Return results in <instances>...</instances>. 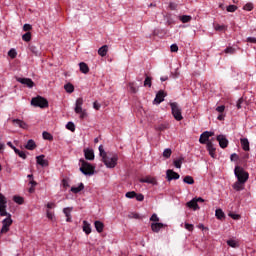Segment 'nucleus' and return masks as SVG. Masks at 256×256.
Returning a JSON list of instances; mask_svg holds the SVG:
<instances>
[{
	"label": "nucleus",
	"instance_id": "nucleus-51",
	"mask_svg": "<svg viewBox=\"0 0 256 256\" xmlns=\"http://www.w3.org/2000/svg\"><path fill=\"white\" fill-rule=\"evenodd\" d=\"M78 115H80V119H85L87 117V110L81 109L80 112H76Z\"/></svg>",
	"mask_w": 256,
	"mask_h": 256
},
{
	"label": "nucleus",
	"instance_id": "nucleus-10",
	"mask_svg": "<svg viewBox=\"0 0 256 256\" xmlns=\"http://www.w3.org/2000/svg\"><path fill=\"white\" fill-rule=\"evenodd\" d=\"M181 177V175H179V173L171 170V169H168L166 171V179L167 181H177V179H179Z\"/></svg>",
	"mask_w": 256,
	"mask_h": 256
},
{
	"label": "nucleus",
	"instance_id": "nucleus-21",
	"mask_svg": "<svg viewBox=\"0 0 256 256\" xmlns=\"http://www.w3.org/2000/svg\"><path fill=\"white\" fill-rule=\"evenodd\" d=\"M36 148L37 144H35L33 139L28 140L27 144L25 145V149H28V151H33Z\"/></svg>",
	"mask_w": 256,
	"mask_h": 256
},
{
	"label": "nucleus",
	"instance_id": "nucleus-48",
	"mask_svg": "<svg viewBox=\"0 0 256 256\" xmlns=\"http://www.w3.org/2000/svg\"><path fill=\"white\" fill-rule=\"evenodd\" d=\"M71 211H73V208H64L63 209V213L66 217H70L71 216Z\"/></svg>",
	"mask_w": 256,
	"mask_h": 256
},
{
	"label": "nucleus",
	"instance_id": "nucleus-44",
	"mask_svg": "<svg viewBox=\"0 0 256 256\" xmlns=\"http://www.w3.org/2000/svg\"><path fill=\"white\" fill-rule=\"evenodd\" d=\"M129 91H130L131 93H137L138 88L135 87V83H133V82H130V83H129Z\"/></svg>",
	"mask_w": 256,
	"mask_h": 256
},
{
	"label": "nucleus",
	"instance_id": "nucleus-16",
	"mask_svg": "<svg viewBox=\"0 0 256 256\" xmlns=\"http://www.w3.org/2000/svg\"><path fill=\"white\" fill-rule=\"evenodd\" d=\"M140 183H149L150 185H157V180L154 177L148 176L146 178H141Z\"/></svg>",
	"mask_w": 256,
	"mask_h": 256
},
{
	"label": "nucleus",
	"instance_id": "nucleus-8",
	"mask_svg": "<svg viewBox=\"0 0 256 256\" xmlns=\"http://www.w3.org/2000/svg\"><path fill=\"white\" fill-rule=\"evenodd\" d=\"M213 135H215V133L213 132H209V131L203 132L200 135L199 143H201V145H205L206 143H209V137H213Z\"/></svg>",
	"mask_w": 256,
	"mask_h": 256
},
{
	"label": "nucleus",
	"instance_id": "nucleus-17",
	"mask_svg": "<svg viewBox=\"0 0 256 256\" xmlns=\"http://www.w3.org/2000/svg\"><path fill=\"white\" fill-rule=\"evenodd\" d=\"M12 123L16 127H20V129H27V123H25L23 120L14 119V120H12Z\"/></svg>",
	"mask_w": 256,
	"mask_h": 256
},
{
	"label": "nucleus",
	"instance_id": "nucleus-41",
	"mask_svg": "<svg viewBox=\"0 0 256 256\" xmlns=\"http://www.w3.org/2000/svg\"><path fill=\"white\" fill-rule=\"evenodd\" d=\"M125 197H127V199H135V197H137V193L135 191H130L125 194Z\"/></svg>",
	"mask_w": 256,
	"mask_h": 256
},
{
	"label": "nucleus",
	"instance_id": "nucleus-7",
	"mask_svg": "<svg viewBox=\"0 0 256 256\" xmlns=\"http://www.w3.org/2000/svg\"><path fill=\"white\" fill-rule=\"evenodd\" d=\"M16 81L21 83V85H25L28 89H33L35 87V82H33L31 78L16 77Z\"/></svg>",
	"mask_w": 256,
	"mask_h": 256
},
{
	"label": "nucleus",
	"instance_id": "nucleus-32",
	"mask_svg": "<svg viewBox=\"0 0 256 256\" xmlns=\"http://www.w3.org/2000/svg\"><path fill=\"white\" fill-rule=\"evenodd\" d=\"M183 181L187 184V185H193L195 183V180L193 179L192 176H185Z\"/></svg>",
	"mask_w": 256,
	"mask_h": 256
},
{
	"label": "nucleus",
	"instance_id": "nucleus-42",
	"mask_svg": "<svg viewBox=\"0 0 256 256\" xmlns=\"http://www.w3.org/2000/svg\"><path fill=\"white\" fill-rule=\"evenodd\" d=\"M235 48L233 47H227L225 50H224V53H226L227 55H235Z\"/></svg>",
	"mask_w": 256,
	"mask_h": 256
},
{
	"label": "nucleus",
	"instance_id": "nucleus-1",
	"mask_svg": "<svg viewBox=\"0 0 256 256\" xmlns=\"http://www.w3.org/2000/svg\"><path fill=\"white\" fill-rule=\"evenodd\" d=\"M98 149L104 165H106L108 169H115V167H117V161H119V155L113 152H105L103 145H100Z\"/></svg>",
	"mask_w": 256,
	"mask_h": 256
},
{
	"label": "nucleus",
	"instance_id": "nucleus-49",
	"mask_svg": "<svg viewBox=\"0 0 256 256\" xmlns=\"http://www.w3.org/2000/svg\"><path fill=\"white\" fill-rule=\"evenodd\" d=\"M244 11H253V3H247L243 7Z\"/></svg>",
	"mask_w": 256,
	"mask_h": 256
},
{
	"label": "nucleus",
	"instance_id": "nucleus-28",
	"mask_svg": "<svg viewBox=\"0 0 256 256\" xmlns=\"http://www.w3.org/2000/svg\"><path fill=\"white\" fill-rule=\"evenodd\" d=\"M156 131H167L169 129V124L164 123V124H159L158 126L155 127Z\"/></svg>",
	"mask_w": 256,
	"mask_h": 256
},
{
	"label": "nucleus",
	"instance_id": "nucleus-33",
	"mask_svg": "<svg viewBox=\"0 0 256 256\" xmlns=\"http://www.w3.org/2000/svg\"><path fill=\"white\" fill-rule=\"evenodd\" d=\"M64 89L67 93H73V91H75V87L71 83L66 84Z\"/></svg>",
	"mask_w": 256,
	"mask_h": 256
},
{
	"label": "nucleus",
	"instance_id": "nucleus-36",
	"mask_svg": "<svg viewBox=\"0 0 256 256\" xmlns=\"http://www.w3.org/2000/svg\"><path fill=\"white\" fill-rule=\"evenodd\" d=\"M42 137H43V139H45L46 141H53V135H51V133H49V132L44 131V132L42 133Z\"/></svg>",
	"mask_w": 256,
	"mask_h": 256
},
{
	"label": "nucleus",
	"instance_id": "nucleus-47",
	"mask_svg": "<svg viewBox=\"0 0 256 256\" xmlns=\"http://www.w3.org/2000/svg\"><path fill=\"white\" fill-rule=\"evenodd\" d=\"M8 56H10L11 59H15V57H17V51L15 49H10L8 51Z\"/></svg>",
	"mask_w": 256,
	"mask_h": 256
},
{
	"label": "nucleus",
	"instance_id": "nucleus-26",
	"mask_svg": "<svg viewBox=\"0 0 256 256\" xmlns=\"http://www.w3.org/2000/svg\"><path fill=\"white\" fill-rule=\"evenodd\" d=\"M83 189H85V184L80 183L78 187L73 186L71 188V192L77 194V193H81V191H83Z\"/></svg>",
	"mask_w": 256,
	"mask_h": 256
},
{
	"label": "nucleus",
	"instance_id": "nucleus-31",
	"mask_svg": "<svg viewBox=\"0 0 256 256\" xmlns=\"http://www.w3.org/2000/svg\"><path fill=\"white\" fill-rule=\"evenodd\" d=\"M179 19L182 23H189L192 17L190 15H182V16H179Z\"/></svg>",
	"mask_w": 256,
	"mask_h": 256
},
{
	"label": "nucleus",
	"instance_id": "nucleus-55",
	"mask_svg": "<svg viewBox=\"0 0 256 256\" xmlns=\"http://www.w3.org/2000/svg\"><path fill=\"white\" fill-rule=\"evenodd\" d=\"M150 221H154L155 223H159V216H157V214H153L150 217Z\"/></svg>",
	"mask_w": 256,
	"mask_h": 256
},
{
	"label": "nucleus",
	"instance_id": "nucleus-46",
	"mask_svg": "<svg viewBox=\"0 0 256 256\" xmlns=\"http://www.w3.org/2000/svg\"><path fill=\"white\" fill-rule=\"evenodd\" d=\"M226 11H228V13H235L237 11V6L229 5V6H227Z\"/></svg>",
	"mask_w": 256,
	"mask_h": 256
},
{
	"label": "nucleus",
	"instance_id": "nucleus-52",
	"mask_svg": "<svg viewBox=\"0 0 256 256\" xmlns=\"http://www.w3.org/2000/svg\"><path fill=\"white\" fill-rule=\"evenodd\" d=\"M46 215H47V218L48 219H50V221H54V219H55V214L53 213V212H51V211H47V213H46Z\"/></svg>",
	"mask_w": 256,
	"mask_h": 256
},
{
	"label": "nucleus",
	"instance_id": "nucleus-6",
	"mask_svg": "<svg viewBox=\"0 0 256 256\" xmlns=\"http://www.w3.org/2000/svg\"><path fill=\"white\" fill-rule=\"evenodd\" d=\"M172 115L176 121H183V114L181 110V106L177 102L170 103Z\"/></svg>",
	"mask_w": 256,
	"mask_h": 256
},
{
	"label": "nucleus",
	"instance_id": "nucleus-58",
	"mask_svg": "<svg viewBox=\"0 0 256 256\" xmlns=\"http://www.w3.org/2000/svg\"><path fill=\"white\" fill-rule=\"evenodd\" d=\"M231 161H239V155L236 153L231 154L230 156Z\"/></svg>",
	"mask_w": 256,
	"mask_h": 256
},
{
	"label": "nucleus",
	"instance_id": "nucleus-39",
	"mask_svg": "<svg viewBox=\"0 0 256 256\" xmlns=\"http://www.w3.org/2000/svg\"><path fill=\"white\" fill-rule=\"evenodd\" d=\"M23 41H26V43H29L31 41V32H26L22 35Z\"/></svg>",
	"mask_w": 256,
	"mask_h": 256
},
{
	"label": "nucleus",
	"instance_id": "nucleus-4",
	"mask_svg": "<svg viewBox=\"0 0 256 256\" xmlns=\"http://www.w3.org/2000/svg\"><path fill=\"white\" fill-rule=\"evenodd\" d=\"M234 175L240 183H247L249 180V173L246 172L242 167L236 166L234 169Z\"/></svg>",
	"mask_w": 256,
	"mask_h": 256
},
{
	"label": "nucleus",
	"instance_id": "nucleus-50",
	"mask_svg": "<svg viewBox=\"0 0 256 256\" xmlns=\"http://www.w3.org/2000/svg\"><path fill=\"white\" fill-rule=\"evenodd\" d=\"M151 85H152L151 77L147 76L144 81V87H151Z\"/></svg>",
	"mask_w": 256,
	"mask_h": 256
},
{
	"label": "nucleus",
	"instance_id": "nucleus-54",
	"mask_svg": "<svg viewBox=\"0 0 256 256\" xmlns=\"http://www.w3.org/2000/svg\"><path fill=\"white\" fill-rule=\"evenodd\" d=\"M227 245H229V247L235 248V247H237V241H235V240H228L227 241Z\"/></svg>",
	"mask_w": 256,
	"mask_h": 256
},
{
	"label": "nucleus",
	"instance_id": "nucleus-2",
	"mask_svg": "<svg viewBox=\"0 0 256 256\" xmlns=\"http://www.w3.org/2000/svg\"><path fill=\"white\" fill-rule=\"evenodd\" d=\"M1 217H6L2 220L1 233H8L9 228L13 225L11 214L7 212V198L1 195Z\"/></svg>",
	"mask_w": 256,
	"mask_h": 256
},
{
	"label": "nucleus",
	"instance_id": "nucleus-61",
	"mask_svg": "<svg viewBox=\"0 0 256 256\" xmlns=\"http://www.w3.org/2000/svg\"><path fill=\"white\" fill-rule=\"evenodd\" d=\"M185 229H187V231H193V229H194L193 224L186 223Z\"/></svg>",
	"mask_w": 256,
	"mask_h": 256
},
{
	"label": "nucleus",
	"instance_id": "nucleus-15",
	"mask_svg": "<svg viewBox=\"0 0 256 256\" xmlns=\"http://www.w3.org/2000/svg\"><path fill=\"white\" fill-rule=\"evenodd\" d=\"M163 227H165V224L160 223V222L151 224V229L154 233H159V231H161V229H163Z\"/></svg>",
	"mask_w": 256,
	"mask_h": 256
},
{
	"label": "nucleus",
	"instance_id": "nucleus-53",
	"mask_svg": "<svg viewBox=\"0 0 256 256\" xmlns=\"http://www.w3.org/2000/svg\"><path fill=\"white\" fill-rule=\"evenodd\" d=\"M170 51H171L172 53H177V51H179V46H177V44H172V45L170 46Z\"/></svg>",
	"mask_w": 256,
	"mask_h": 256
},
{
	"label": "nucleus",
	"instance_id": "nucleus-3",
	"mask_svg": "<svg viewBox=\"0 0 256 256\" xmlns=\"http://www.w3.org/2000/svg\"><path fill=\"white\" fill-rule=\"evenodd\" d=\"M79 171H81L83 175L91 177V175H95V166L85 161V159H80Z\"/></svg>",
	"mask_w": 256,
	"mask_h": 256
},
{
	"label": "nucleus",
	"instance_id": "nucleus-13",
	"mask_svg": "<svg viewBox=\"0 0 256 256\" xmlns=\"http://www.w3.org/2000/svg\"><path fill=\"white\" fill-rule=\"evenodd\" d=\"M37 164L40 165L41 167H48L49 162L45 160V155H40L36 157Z\"/></svg>",
	"mask_w": 256,
	"mask_h": 256
},
{
	"label": "nucleus",
	"instance_id": "nucleus-60",
	"mask_svg": "<svg viewBox=\"0 0 256 256\" xmlns=\"http://www.w3.org/2000/svg\"><path fill=\"white\" fill-rule=\"evenodd\" d=\"M135 198H136L138 201H144L145 196H144L143 194H136Z\"/></svg>",
	"mask_w": 256,
	"mask_h": 256
},
{
	"label": "nucleus",
	"instance_id": "nucleus-27",
	"mask_svg": "<svg viewBox=\"0 0 256 256\" xmlns=\"http://www.w3.org/2000/svg\"><path fill=\"white\" fill-rule=\"evenodd\" d=\"M28 185H30V188L28 189V193H35V186L37 185V181L31 179L29 180Z\"/></svg>",
	"mask_w": 256,
	"mask_h": 256
},
{
	"label": "nucleus",
	"instance_id": "nucleus-18",
	"mask_svg": "<svg viewBox=\"0 0 256 256\" xmlns=\"http://www.w3.org/2000/svg\"><path fill=\"white\" fill-rule=\"evenodd\" d=\"M81 109H83V98H78L76 100L74 111L75 113H80Z\"/></svg>",
	"mask_w": 256,
	"mask_h": 256
},
{
	"label": "nucleus",
	"instance_id": "nucleus-45",
	"mask_svg": "<svg viewBox=\"0 0 256 256\" xmlns=\"http://www.w3.org/2000/svg\"><path fill=\"white\" fill-rule=\"evenodd\" d=\"M183 163V158H179L178 160H174V166L176 169H181V165Z\"/></svg>",
	"mask_w": 256,
	"mask_h": 256
},
{
	"label": "nucleus",
	"instance_id": "nucleus-43",
	"mask_svg": "<svg viewBox=\"0 0 256 256\" xmlns=\"http://www.w3.org/2000/svg\"><path fill=\"white\" fill-rule=\"evenodd\" d=\"M66 129H68V131H72V133H74V131H75V124L73 122H68L66 124Z\"/></svg>",
	"mask_w": 256,
	"mask_h": 256
},
{
	"label": "nucleus",
	"instance_id": "nucleus-11",
	"mask_svg": "<svg viewBox=\"0 0 256 256\" xmlns=\"http://www.w3.org/2000/svg\"><path fill=\"white\" fill-rule=\"evenodd\" d=\"M165 97H167V93L163 90H159L154 99V103H156L157 105L163 103V101H165Z\"/></svg>",
	"mask_w": 256,
	"mask_h": 256
},
{
	"label": "nucleus",
	"instance_id": "nucleus-30",
	"mask_svg": "<svg viewBox=\"0 0 256 256\" xmlns=\"http://www.w3.org/2000/svg\"><path fill=\"white\" fill-rule=\"evenodd\" d=\"M13 201H14V203H17L18 205H23V203H25V199H23V197H21V196H14Z\"/></svg>",
	"mask_w": 256,
	"mask_h": 256
},
{
	"label": "nucleus",
	"instance_id": "nucleus-9",
	"mask_svg": "<svg viewBox=\"0 0 256 256\" xmlns=\"http://www.w3.org/2000/svg\"><path fill=\"white\" fill-rule=\"evenodd\" d=\"M216 140L218 141L221 149H227L229 146V140H227V137H225L223 134L218 135Z\"/></svg>",
	"mask_w": 256,
	"mask_h": 256
},
{
	"label": "nucleus",
	"instance_id": "nucleus-25",
	"mask_svg": "<svg viewBox=\"0 0 256 256\" xmlns=\"http://www.w3.org/2000/svg\"><path fill=\"white\" fill-rule=\"evenodd\" d=\"M83 231L86 233V235H90L91 233V224H89V222L86 220L83 221Z\"/></svg>",
	"mask_w": 256,
	"mask_h": 256
},
{
	"label": "nucleus",
	"instance_id": "nucleus-63",
	"mask_svg": "<svg viewBox=\"0 0 256 256\" xmlns=\"http://www.w3.org/2000/svg\"><path fill=\"white\" fill-rule=\"evenodd\" d=\"M247 42L248 43H256V38L255 37H248Z\"/></svg>",
	"mask_w": 256,
	"mask_h": 256
},
{
	"label": "nucleus",
	"instance_id": "nucleus-22",
	"mask_svg": "<svg viewBox=\"0 0 256 256\" xmlns=\"http://www.w3.org/2000/svg\"><path fill=\"white\" fill-rule=\"evenodd\" d=\"M186 205L187 207H189V209H193L194 211H197V209H199V204H197V201L195 199L187 202Z\"/></svg>",
	"mask_w": 256,
	"mask_h": 256
},
{
	"label": "nucleus",
	"instance_id": "nucleus-56",
	"mask_svg": "<svg viewBox=\"0 0 256 256\" xmlns=\"http://www.w3.org/2000/svg\"><path fill=\"white\" fill-rule=\"evenodd\" d=\"M62 185H63L64 189H67V187H69V180L67 178H64L62 180Z\"/></svg>",
	"mask_w": 256,
	"mask_h": 256
},
{
	"label": "nucleus",
	"instance_id": "nucleus-40",
	"mask_svg": "<svg viewBox=\"0 0 256 256\" xmlns=\"http://www.w3.org/2000/svg\"><path fill=\"white\" fill-rule=\"evenodd\" d=\"M173 152L171 151L170 148H166L164 151H163V157H165V159H169V157H171V154Z\"/></svg>",
	"mask_w": 256,
	"mask_h": 256
},
{
	"label": "nucleus",
	"instance_id": "nucleus-12",
	"mask_svg": "<svg viewBox=\"0 0 256 256\" xmlns=\"http://www.w3.org/2000/svg\"><path fill=\"white\" fill-rule=\"evenodd\" d=\"M206 147H207V151H208L210 157H212V159H215V157H217V154H215V151H217V149L213 145V142L208 141L206 143Z\"/></svg>",
	"mask_w": 256,
	"mask_h": 256
},
{
	"label": "nucleus",
	"instance_id": "nucleus-57",
	"mask_svg": "<svg viewBox=\"0 0 256 256\" xmlns=\"http://www.w3.org/2000/svg\"><path fill=\"white\" fill-rule=\"evenodd\" d=\"M33 29V26L30 24H24L23 31H31Z\"/></svg>",
	"mask_w": 256,
	"mask_h": 256
},
{
	"label": "nucleus",
	"instance_id": "nucleus-24",
	"mask_svg": "<svg viewBox=\"0 0 256 256\" xmlns=\"http://www.w3.org/2000/svg\"><path fill=\"white\" fill-rule=\"evenodd\" d=\"M80 71L81 73H84V75H87L89 73V66L85 62L79 63Z\"/></svg>",
	"mask_w": 256,
	"mask_h": 256
},
{
	"label": "nucleus",
	"instance_id": "nucleus-23",
	"mask_svg": "<svg viewBox=\"0 0 256 256\" xmlns=\"http://www.w3.org/2000/svg\"><path fill=\"white\" fill-rule=\"evenodd\" d=\"M108 51H109V46L103 45L98 49V55H100V57H105Z\"/></svg>",
	"mask_w": 256,
	"mask_h": 256
},
{
	"label": "nucleus",
	"instance_id": "nucleus-34",
	"mask_svg": "<svg viewBox=\"0 0 256 256\" xmlns=\"http://www.w3.org/2000/svg\"><path fill=\"white\" fill-rule=\"evenodd\" d=\"M215 215L217 219H225V213L221 209H216Z\"/></svg>",
	"mask_w": 256,
	"mask_h": 256
},
{
	"label": "nucleus",
	"instance_id": "nucleus-38",
	"mask_svg": "<svg viewBox=\"0 0 256 256\" xmlns=\"http://www.w3.org/2000/svg\"><path fill=\"white\" fill-rule=\"evenodd\" d=\"M214 29L215 31H227V26L216 24L214 25Z\"/></svg>",
	"mask_w": 256,
	"mask_h": 256
},
{
	"label": "nucleus",
	"instance_id": "nucleus-20",
	"mask_svg": "<svg viewBox=\"0 0 256 256\" xmlns=\"http://www.w3.org/2000/svg\"><path fill=\"white\" fill-rule=\"evenodd\" d=\"M240 143L242 146L243 151H249L250 147H249V139L247 138H241L240 139Z\"/></svg>",
	"mask_w": 256,
	"mask_h": 256
},
{
	"label": "nucleus",
	"instance_id": "nucleus-19",
	"mask_svg": "<svg viewBox=\"0 0 256 256\" xmlns=\"http://www.w3.org/2000/svg\"><path fill=\"white\" fill-rule=\"evenodd\" d=\"M94 227L98 233H103V229H105V224L103 222L96 220L94 222Z\"/></svg>",
	"mask_w": 256,
	"mask_h": 256
},
{
	"label": "nucleus",
	"instance_id": "nucleus-64",
	"mask_svg": "<svg viewBox=\"0 0 256 256\" xmlns=\"http://www.w3.org/2000/svg\"><path fill=\"white\" fill-rule=\"evenodd\" d=\"M241 103H243V99H239L238 101H237V104H236V107H237V109H241Z\"/></svg>",
	"mask_w": 256,
	"mask_h": 256
},
{
	"label": "nucleus",
	"instance_id": "nucleus-5",
	"mask_svg": "<svg viewBox=\"0 0 256 256\" xmlns=\"http://www.w3.org/2000/svg\"><path fill=\"white\" fill-rule=\"evenodd\" d=\"M31 105L33 107H40V109H47L49 107V101L42 96L32 98Z\"/></svg>",
	"mask_w": 256,
	"mask_h": 256
},
{
	"label": "nucleus",
	"instance_id": "nucleus-62",
	"mask_svg": "<svg viewBox=\"0 0 256 256\" xmlns=\"http://www.w3.org/2000/svg\"><path fill=\"white\" fill-rule=\"evenodd\" d=\"M93 107L94 109H96V111H99V109H101V104H99L98 102H94Z\"/></svg>",
	"mask_w": 256,
	"mask_h": 256
},
{
	"label": "nucleus",
	"instance_id": "nucleus-35",
	"mask_svg": "<svg viewBox=\"0 0 256 256\" xmlns=\"http://www.w3.org/2000/svg\"><path fill=\"white\" fill-rule=\"evenodd\" d=\"M14 152L16 153V155L21 157V159H27V154H25V152H23L17 148H14Z\"/></svg>",
	"mask_w": 256,
	"mask_h": 256
},
{
	"label": "nucleus",
	"instance_id": "nucleus-29",
	"mask_svg": "<svg viewBox=\"0 0 256 256\" xmlns=\"http://www.w3.org/2000/svg\"><path fill=\"white\" fill-rule=\"evenodd\" d=\"M245 183L237 181L234 185H233V189H235V191H241L243 190V185Z\"/></svg>",
	"mask_w": 256,
	"mask_h": 256
},
{
	"label": "nucleus",
	"instance_id": "nucleus-37",
	"mask_svg": "<svg viewBox=\"0 0 256 256\" xmlns=\"http://www.w3.org/2000/svg\"><path fill=\"white\" fill-rule=\"evenodd\" d=\"M29 50L31 51V53H33V55H36V57L39 55V49L34 46V45H30L29 46Z\"/></svg>",
	"mask_w": 256,
	"mask_h": 256
},
{
	"label": "nucleus",
	"instance_id": "nucleus-59",
	"mask_svg": "<svg viewBox=\"0 0 256 256\" xmlns=\"http://www.w3.org/2000/svg\"><path fill=\"white\" fill-rule=\"evenodd\" d=\"M216 111H217L218 113H223V112L225 111V106H224V105L218 106V107L216 108Z\"/></svg>",
	"mask_w": 256,
	"mask_h": 256
},
{
	"label": "nucleus",
	"instance_id": "nucleus-14",
	"mask_svg": "<svg viewBox=\"0 0 256 256\" xmlns=\"http://www.w3.org/2000/svg\"><path fill=\"white\" fill-rule=\"evenodd\" d=\"M84 157L87 159V161H93L95 159V153L91 149H85Z\"/></svg>",
	"mask_w": 256,
	"mask_h": 256
}]
</instances>
